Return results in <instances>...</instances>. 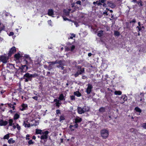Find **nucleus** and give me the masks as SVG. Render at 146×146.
<instances>
[{
	"instance_id": "obj_1",
	"label": "nucleus",
	"mask_w": 146,
	"mask_h": 146,
	"mask_svg": "<svg viewBox=\"0 0 146 146\" xmlns=\"http://www.w3.org/2000/svg\"><path fill=\"white\" fill-rule=\"evenodd\" d=\"M31 120H28L27 119H25L24 121L23 125L25 127H30L31 125V126H36L39 124V122L38 121H36L35 120L31 121L33 123L34 122V123L33 124L30 123V121Z\"/></svg>"
},
{
	"instance_id": "obj_2",
	"label": "nucleus",
	"mask_w": 146,
	"mask_h": 146,
	"mask_svg": "<svg viewBox=\"0 0 146 146\" xmlns=\"http://www.w3.org/2000/svg\"><path fill=\"white\" fill-rule=\"evenodd\" d=\"M22 56L25 58L24 62L25 64H29L31 62L32 60L31 59L29 55L25 54L24 56Z\"/></svg>"
},
{
	"instance_id": "obj_3",
	"label": "nucleus",
	"mask_w": 146,
	"mask_h": 146,
	"mask_svg": "<svg viewBox=\"0 0 146 146\" xmlns=\"http://www.w3.org/2000/svg\"><path fill=\"white\" fill-rule=\"evenodd\" d=\"M101 133L102 136L105 139L109 135L108 131L105 129H104L101 130Z\"/></svg>"
},
{
	"instance_id": "obj_4",
	"label": "nucleus",
	"mask_w": 146,
	"mask_h": 146,
	"mask_svg": "<svg viewBox=\"0 0 146 146\" xmlns=\"http://www.w3.org/2000/svg\"><path fill=\"white\" fill-rule=\"evenodd\" d=\"M8 58L5 54L3 55L0 56V60L3 64H5L7 63L8 60Z\"/></svg>"
},
{
	"instance_id": "obj_5",
	"label": "nucleus",
	"mask_w": 146,
	"mask_h": 146,
	"mask_svg": "<svg viewBox=\"0 0 146 146\" xmlns=\"http://www.w3.org/2000/svg\"><path fill=\"white\" fill-rule=\"evenodd\" d=\"M28 69L27 66L25 65H22L21 67H20L19 70V71L21 72V74H23V73L25 72Z\"/></svg>"
},
{
	"instance_id": "obj_6",
	"label": "nucleus",
	"mask_w": 146,
	"mask_h": 146,
	"mask_svg": "<svg viewBox=\"0 0 146 146\" xmlns=\"http://www.w3.org/2000/svg\"><path fill=\"white\" fill-rule=\"evenodd\" d=\"M23 78L25 82H28L29 81L31 80L30 74L28 73H26L24 75Z\"/></svg>"
},
{
	"instance_id": "obj_7",
	"label": "nucleus",
	"mask_w": 146,
	"mask_h": 146,
	"mask_svg": "<svg viewBox=\"0 0 146 146\" xmlns=\"http://www.w3.org/2000/svg\"><path fill=\"white\" fill-rule=\"evenodd\" d=\"M92 88L93 86L92 84H88L87 85V87L86 91L87 94H89L91 93Z\"/></svg>"
},
{
	"instance_id": "obj_8",
	"label": "nucleus",
	"mask_w": 146,
	"mask_h": 146,
	"mask_svg": "<svg viewBox=\"0 0 146 146\" xmlns=\"http://www.w3.org/2000/svg\"><path fill=\"white\" fill-rule=\"evenodd\" d=\"M127 99V97L125 95H122L120 98L119 102L121 104H123Z\"/></svg>"
},
{
	"instance_id": "obj_9",
	"label": "nucleus",
	"mask_w": 146,
	"mask_h": 146,
	"mask_svg": "<svg viewBox=\"0 0 146 146\" xmlns=\"http://www.w3.org/2000/svg\"><path fill=\"white\" fill-rule=\"evenodd\" d=\"M16 51V48L15 46H13L10 49L8 53V56H10L14 54Z\"/></svg>"
},
{
	"instance_id": "obj_10",
	"label": "nucleus",
	"mask_w": 146,
	"mask_h": 146,
	"mask_svg": "<svg viewBox=\"0 0 146 146\" xmlns=\"http://www.w3.org/2000/svg\"><path fill=\"white\" fill-rule=\"evenodd\" d=\"M48 133V131H46L44 132H42L43 134L40 137V138L42 139H46L47 138V135Z\"/></svg>"
},
{
	"instance_id": "obj_11",
	"label": "nucleus",
	"mask_w": 146,
	"mask_h": 146,
	"mask_svg": "<svg viewBox=\"0 0 146 146\" xmlns=\"http://www.w3.org/2000/svg\"><path fill=\"white\" fill-rule=\"evenodd\" d=\"M27 104H23L21 105V106L20 108V110H21L23 111L27 109Z\"/></svg>"
},
{
	"instance_id": "obj_12",
	"label": "nucleus",
	"mask_w": 146,
	"mask_h": 146,
	"mask_svg": "<svg viewBox=\"0 0 146 146\" xmlns=\"http://www.w3.org/2000/svg\"><path fill=\"white\" fill-rule=\"evenodd\" d=\"M7 68L9 69H14L15 68V66L13 64L8 63L7 64Z\"/></svg>"
},
{
	"instance_id": "obj_13",
	"label": "nucleus",
	"mask_w": 146,
	"mask_h": 146,
	"mask_svg": "<svg viewBox=\"0 0 146 146\" xmlns=\"http://www.w3.org/2000/svg\"><path fill=\"white\" fill-rule=\"evenodd\" d=\"M78 127V124H75L74 125H70L69 126V127L70 128L71 131H73L74 130L75 128H77Z\"/></svg>"
},
{
	"instance_id": "obj_14",
	"label": "nucleus",
	"mask_w": 146,
	"mask_h": 146,
	"mask_svg": "<svg viewBox=\"0 0 146 146\" xmlns=\"http://www.w3.org/2000/svg\"><path fill=\"white\" fill-rule=\"evenodd\" d=\"M49 65L48 67V70H50L52 68L53 65L56 63V62H49Z\"/></svg>"
},
{
	"instance_id": "obj_15",
	"label": "nucleus",
	"mask_w": 146,
	"mask_h": 146,
	"mask_svg": "<svg viewBox=\"0 0 146 146\" xmlns=\"http://www.w3.org/2000/svg\"><path fill=\"white\" fill-rule=\"evenodd\" d=\"M82 121V119L79 117H77L74 119V122L76 124H78V123Z\"/></svg>"
},
{
	"instance_id": "obj_16",
	"label": "nucleus",
	"mask_w": 146,
	"mask_h": 146,
	"mask_svg": "<svg viewBox=\"0 0 146 146\" xmlns=\"http://www.w3.org/2000/svg\"><path fill=\"white\" fill-rule=\"evenodd\" d=\"M8 122L6 121H3V120L0 121V125L5 126L8 124Z\"/></svg>"
},
{
	"instance_id": "obj_17",
	"label": "nucleus",
	"mask_w": 146,
	"mask_h": 146,
	"mask_svg": "<svg viewBox=\"0 0 146 146\" xmlns=\"http://www.w3.org/2000/svg\"><path fill=\"white\" fill-rule=\"evenodd\" d=\"M77 110L78 113L80 114H82L84 113L83 108H81V107H78L77 108Z\"/></svg>"
},
{
	"instance_id": "obj_18",
	"label": "nucleus",
	"mask_w": 146,
	"mask_h": 146,
	"mask_svg": "<svg viewBox=\"0 0 146 146\" xmlns=\"http://www.w3.org/2000/svg\"><path fill=\"white\" fill-rule=\"evenodd\" d=\"M107 5L108 6L111 8H114L115 6V5L111 1L108 2L107 3Z\"/></svg>"
},
{
	"instance_id": "obj_19",
	"label": "nucleus",
	"mask_w": 146,
	"mask_h": 146,
	"mask_svg": "<svg viewBox=\"0 0 146 146\" xmlns=\"http://www.w3.org/2000/svg\"><path fill=\"white\" fill-rule=\"evenodd\" d=\"M58 98L60 100H64L65 99V97L62 94L60 95Z\"/></svg>"
},
{
	"instance_id": "obj_20",
	"label": "nucleus",
	"mask_w": 146,
	"mask_h": 146,
	"mask_svg": "<svg viewBox=\"0 0 146 146\" xmlns=\"http://www.w3.org/2000/svg\"><path fill=\"white\" fill-rule=\"evenodd\" d=\"M104 34V31L102 30L99 31L97 34V35L99 37H101Z\"/></svg>"
},
{
	"instance_id": "obj_21",
	"label": "nucleus",
	"mask_w": 146,
	"mask_h": 146,
	"mask_svg": "<svg viewBox=\"0 0 146 146\" xmlns=\"http://www.w3.org/2000/svg\"><path fill=\"white\" fill-rule=\"evenodd\" d=\"M0 26H1V24L0 23ZM4 26H0V33H1V32L2 31L4 30ZM3 40V38L0 37V40L2 41Z\"/></svg>"
},
{
	"instance_id": "obj_22",
	"label": "nucleus",
	"mask_w": 146,
	"mask_h": 146,
	"mask_svg": "<svg viewBox=\"0 0 146 146\" xmlns=\"http://www.w3.org/2000/svg\"><path fill=\"white\" fill-rule=\"evenodd\" d=\"M53 14V11L52 9H49L48 10V15L50 16H52Z\"/></svg>"
},
{
	"instance_id": "obj_23",
	"label": "nucleus",
	"mask_w": 146,
	"mask_h": 146,
	"mask_svg": "<svg viewBox=\"0 0 146 146\" xmlns=\"http://www.w3.org/2000/svg\"><path fill=\"white\" fill-rule=\"evenodd\" d=\"M36 134H41L42 133V131L40 129H36Z\"/></svg>"
},
{
	"instance_id": "obj_24",
	"label": "nucleus",
	"mask_w": 146,
	"mask_h": 146,
	"mask_svg": "<svg viewBox=\"0 0 146 146\" xmlns=\"http://www.w3.org/2000/svg\"><path fill=\"white\" fill-rule=\"evenodd\" d=\"M74 94L78 97H79L81 96V93L78 91L74 92Z\"/></svg>"
},
{
	"instance_id": "obj_25",
	"label": "nucleus",
	"mask_w": 146,
	"mask_h": 146,
	"mask_svg": "<svg viewBox=\"0 0 146 146\" xmlns=\"http://www.w3.org/2000/svg\"><path fill=\"white\" fill-rule=\"evenodd\" d=\"M8 142L9 144H13L15 143V141L11 138L8 140Z\"/></svg>"
},
{
	"instance_id": "obj_26",
	"label": "nucleus",
	"mask_w": 146,
	"mask_h": 146,
	"mask_svg": "<svg viewBox=\"0 0 146 146\" xmlns=\"http://www.w3.org/2000/svg\"><path fill=\"white\" fill-rule=\"evenodd\" d=\"M21 57V55L19 53H17V54L15 55L14 57L17 59H18Z\"/></svg>"
},
{
	"instance_id": "obj_27",
	"label": "nucleus",
	"mask_w": 146,
	"mask_h": 146,
	"mask_svg": "<svg viewBox=\"0 0 146 146\" xmlns=\"http://www.w3.org/2000/svg\"><path fill=\"white\" fill-rule=\"evenodd\" d=\"M13 121L12 119H9V126H11L13 124Z\"/></svg>"
},
{
	"instance_id": "obj_28",
	"label": "nucleus",
	"mask_w": 146,
	"mask_h": 146,
	"mask_svg": "<svg viewBox=\"0 0 146 146\" xmlns=\"http://www.w3.org/2000/svg\"><path fill=\"white\" fill-rule=\"evenodd\" d=\"M83 108L84 112L86 111H88L89 110V108L87 106H85Z\"/></svg>"
},
{
	"instance_id": "obj_29",
	"label": "nucleus",
	"mask_w": 146,
	"mask_h": 146,
	"mask_svg": "<svg viewBox=\"0 0 146 146\" xmlns=\"http://www.w3.org/2000/svg\"><path fill=\"white\" fill-rule=\"evenodd\" d=\"M137 3L138 5H139V6L140 7H142L143 5V2L141 0L137 1Z\"/></svg>"
},
{
	"instance_id": "obj_30",
	"label": "nucleus",
	"mask_w": 146,
	"mask_h": 146,
	"mask_svg": "<svg viewBox=\"0 0 146 146\" xmlns=\"http://www.w3.org/2000/svg\"><path fill=\"white\" fill-rule=\"evenodd\" d=\"M19 117V115L17 113L15 114L14 116V120H17Z\"/></svg>"
},
{
	"instance_id": "obj_31",
	"label": "nucleus",
	"mask_w": 146,
	"mask_h": 146,
	"mask_svg": "<svg viewBox=\"0 0 146 146\" xmlns=\"http://www.w3.org/2000/svg\"><path fill=\"white\" fill-rule=\"evenodd\" d=\"M65 119V117L64 115H61L59 119L60 122H61L62 121Z\"/></svg>"
},
{
	"instance_id": "obj_32",
	"label": "nucleus",
	"mask_w": 146,
	"mask_h": 146,
	"mask_svg": "<svg viewBox=\"0 0 146 146\" xmlns=\"http://www.w3.org/2000/svg\"><path fill=\"white\" fill-rule=\"evenodd\" d=\"M135 110L136 111L140 113L141 112V110L140 108L138 107H136L135 108Z\"/></svg>"
},
{
	"instance_id": "obj_33",
	"label": "nucleus",
	"mask_w": 146,
	"mask_h": 146,
	"mask_svg": "<svg viewBox=\"0 0 146 146\" xmlns=\"http://www.w3.org/2000/svg\"><path fill=\"white\" fill-rule=\"evenodd\" d=\"M9 14L7 12H6L5 11H3L2 14V15L3 17L4 16H7L9 15Z\"/></svg>"
},
{
	"instance_id": "obj_34",
	"label": "nucleus",
	"mask_w": 146,
	"mask_h": 146,
	"mask_svg": "<svg viewBox=\"0 0 146 146\" xmlns=\"http://www.w3.org/2000/svg\"><path fill=\"white\" fill-rule=\"evenodd\" d=\"M138 26H137L136 27L137 28H138V32L139 31H141V23L140 22H138Z\"/></svg>"
},
{
	"instance_id": "obj_35",
	"label": "nucleus",
	"mask_w": 146,
	"mask_h": 146,
	"mask_svg": "<svg viewBox=\"0 0 146 146\" xmlns=\"http://www.w3.org/2000/svg\"><path fill=\"white\" fill-rule=\"evenodd\" d=\"M121 94V92L119 91H116L114 92V94L116 95H120Z\"/></svg>"
},
{
	"instance_id": "obj_36",
	"label": "nucleus",
	"mask_w": 146,
	"mask_h": 146,
	"mask_svg": "<svg viewBox=\"0 0 146 146\" xmlns=\"http://www.w3.org/2000/svg\"><path fill=\"white\" fill-rule=\"evenodd\" d=\"M30 75L31 79L32 78H36L38 76V74L36 73H35L33 74H30Z\"/></svg>"
},
{
	"instance_id": "obj_37",
	"label": "nucleus",
	"mask_w": 146,
	"mask_h": 146,
	"mask_svg": "<svg viewBox=\"0 0 146 146\" xmlns=\"http://www.w3.org/2000/svg\"><path fill=\"white\" fill-rule=\"evenodd\" d=\"M58 63L59 64V65L61 66H64V61L62 60H60L58 62Z\"/></svg>"
},
{
	"instance_id": "obj_38",
	"label": "nucleus",
	"mask_w": 146,
	"mask_h": 146,
	"mask_svg": "<svg viewBox=\"0 0 146 146\" xmlns=\"http://www.w3.org/2000/svg\"><path fill=\"white\" fill-rule=\"evenodd\" d=\"M141 127L144 129H146V123H143L141 125Z\"/></svg>"
},
{
	"instance_id": "obj_39",
	"label": "nucleus",
	"mask_w": 146,
	"mask_h": 146,
	"mask_svg": "<svg viewBox=\"0 0 146 146\" xmlns=\"http://www.w3.org/2000/svg\"><path fill=\"white\" fill-rule=\"evenodd\" d=\"M105 111V108L103 107L101 108L99 110V111L100 112H104Z\"/></svg>"
},
{
	"instance_id": "obj_40",
	"label": "nucleus",
	"mask_w": 146,
	"mask_h": 146,
	"mask_svg": "<svg viewBox=\"0 0 146 146\" xmlns=\"http://www.w3.org/2000/svg\"><path fill=\"white\" fill-rule=\"evenodd\" d=\"M9 137V134H7L5 135L3 137L4 139H8Z\"/></svg>"
},
{
	"instance_id": "obj_41",
	"label": "nucleus",
	"mask_w": 146,
	"mask_h": 146,
	"mask_svg": "<svg viewBox=\"0 0 146 146\" xmlns=\"http://www.w3.org/2000/svg\"><path fill=\"white\" fill-rule=\"evenodd\" d=\"M114 35L117 36H119L120 34L119 32L117 31H115L114 33Z\"/></svg>"
},
{
	"instance_id": "obj_42",
	"label": "nucleus",
	"mask_w": 146,
	"mask_h": 146,
	"mask_svg": "<svg viewBox=\"0 0 146 146\" xmlns=\"http://www.w3.org/2000/svg\"><path fill=\"white\" fill-rule=\"evenodd\" d=\"M71 36L68 38V39H73V37H75V35L74 34H71Z\"/></svg>"
},
{
	"instance_id": "obj_43",
	"label": "nucleus",
	"mask_w": 146,
	"mask_h": 146,
	"mask_svg": "<svg viewBox=\"0 0 146 146\" xmlns=\"http://www.w3.org/2000/svg\"><path fill=\"white\" fill-rule=\"evenodd\" d=\"M84 71V70H80L78 71L77 72L79 74V75L82 74L83 72Z\"/></svg>"
},
{
	"instance_id": "obj_44",
	"label": "nucleus",
	"mask_w": 146,
	"mask_h": 146,
	"mask_svg": "<svg viewBox=\"0 0 146 146\" xmlns=\"http://www.w3.org/2000/svg\"><path fill=\"white\" fill-rule=\"evenodd\" d=\"M16 128L19 130H20L21 129V128L20 126L18 124H16Z\"/></svg>"
},
{
	"instance_id": "obj_45",
	"label": "nucleus",
	"mask_w": 146,
	"mask_h": 146,
	"mask_svg": "<svg viewBox=\"0 0 146 146\" xmlns=\"http://www.w3.org/2000/svg\"><path fill=\"white\" fill-rule=\"evenodd\" d=\"M55 104L56 106L59 107L60 104V103L59 102H56Z\"/></svg>"
},
{
	"instance_id": "obj_46",
	"label": "nucleus",
	"mask_w": 146,
	"mask_h": 146,
	"mask_svg": "<svg viewBox=\"0 0 146 146\" xmlns=\"http://www.w3.org/2000/svg\"><path fill=\"white\" fill-rule=\"evenodd\" d=\"M70 99L71 100H75V97L74 96H71L70 97Z\"/></svg>"
},
{
	"instance_id": "obj_47",
	"label": "nucleus",
	"mask_w": 146,
	"mask_h": 146,
	"mask_svg": "<svg viewBox=\"0 0 146 146\" xmlns=\"http://www.w3.org/2000/svg\"><path fill=\"white\" fill-rule=\"evenodd\" d=\"M28 143L29 145H31L33 143V142L32 140H30L28 141Z\"/></svg>"
},
{
	"instance_id": "obj_48",
	"label": "nucleus",
	"mask_w": 146,
	"mask_h": 146,
	"mask_svg": "<svg viewBox=\"0 0 146 146\" xmlns=\"http://www.w3.org/2000/svg\"><path fill=\"white\" fill-rule=\"evenodd\" d=\"M75 48V46L72 45L71 46V50L72 51Z\"/></svg>"
},
{
	"instance_id": "obj_49",
	"label": "nucleus",
	"mask_w": 146,
	"mask_h": 146,
	"mask_svg": "<svg viewBox=\"0 0 146 146\" xmlns=\"http://www.w3.org/2000/svg\"><path fill=\"white\" fill-rule=\"evenodd\" d=\"M76 3L77 4H79L80 5H81V2L80 1H78L76 2Z\"/></svg>"
},
{
	"instance_id": "obj_50",
	"label": "nucleus",
	"mask_w": 146,
	"mask_h": 146,
	"mask_svg": "<svg viewBox=\"0 0 146 146\" xmlns=\"http://www.w3.org/2000/svg\"><path fill=\"white\" fill-rule=\"evenodd\" d=\"M13 35H14V33H13V32H10L9 33V35L10 36H13Z\"/></svg>"
},
{
	"instance_id": "obj_51",
	"label": "nucleus",
	"mask_w": 146,
	"mask_h": 146,
	"mask_svg": "<svg viewBox=\"0 0 146 146\" xmlns=\"http://www.w3.org/2000/svg\"><path fill=\"white\" fill-rule=\"evenodd\" d=\"M29 137H30L29 135V134H27L26 136V139L29 140L30 139L29 138Z\"/></svg>"
},
{
	"instance_id": "obj_52",
	"label": "nucleus",
	"mask_w": 146,
	"mask_h": 146,
	"mask_svg": "<svg viewBox=\"0 0 146 146\" xmlns=\"http://www.w3.org/2000/svg\"><path fill=\"white\" fill-rule=\"evenodd\" d=\"M56 113L57 114H60V111L59 110H56Z\"/></svg>"
},
{
	"instance_id": "obj_53",
	"label": "nucleus",
	"mask_w": 146,
	"mask_h": 146,
	"mask_svg": "<svg viewBox=\"0 0 146 146\" xmlns=\"http://www.w3.org/2000/svg\"><path fill=\"white\" fill-rule=\"evenodd\" d=\"M103 14L104 15H106L107 16L108 15V12L105 11L103 13Z\"/></svg>"
},
{
	"instance_id": "obj_54",
	"label": "nucleus",
	"mask_w": 146,
	"mask_h": 146,
	"mask_svg": "<svg viewBox=\"0 0 146 146\" xmlns=\"http://www.w3.org/2000/svg\"><path fill=\"white\" fill-rule=\"evenodd\" d=\"M102 5V3H101L100 1H98L97 4V5Z\"/></svg>"
},
{
	"instance_id": "obj_55",
	"label": "nucleus",
	"mask_w": 146,
	"mask_h": 146,
	"mask_svg": "<svg viewBox=\"0 0 146 146\" xmlns=\"http://www.w3.org/2000/svg\"><path fill=\"white\" fill-rule=\"evenodd\" d=\"M32 98L35 100H38V97L36 96H34V97H32Z\"/></svg>"
},
{
	"instance_id": "obj_56",
	"label": "nucleus",
	"mask_w": 146,
	"mask_h": 146,
	"mask_svg": "<svg viewBox=\"0 0 146 146\" xmlns=\"http://www.w3.org/2000/svg\"><path fill=\"white\" fill-rule=\"evenodd\" d=\"M136 22V20L135 19H133L132 21L130 22V23H135Z\"/></svg>"
},
{
	"instance_id": "obj_57",
	"label": "nucleus",
	"mask_w": 146,
	"mask_h": 146,
	"mask_svg": "<svg viewBox=\"0 0 146 146\" xmlns=\"http://www.w3.org/2000/svg\"><path fill=\"white\" fill-rule=\"evenodd\" d=\"M60 102L59 100H57L56 99H55L54 100V102Z\"/></svg>"
},
{
	"instance_id": "obj_58",
	"label": "nucleus",
	"mask_w": 146,
	"mask_h": 146,
	"mask_svg": "<svg viewBox=\"0 0 146 146\" xmlns=\"http://www.w3.org/2000/svg\"><path fill=\"white\" fill-rule=\"evenodd\" d=\"M48 24L50 25H51V20H50L49 21H48Z\"/></svg>"
},
{
	"instance_id": "obj_59",
	"label": "nucleus",
	"mask_w": 146,
	"mask_h": 146,
	"mask_svg": "<svg viewBox=\"0 0 146 146\" xmlns=\"http://www.w3.org/2000/svg\"><path fill=\"white\" fill-rule=\"evenodd\" d=\"M98 1H97L96 2H94L93 3V4L95 5H97V4Z\"/></svg>"
},
{
	"instance_id": "obj_60",
	"label": "nucleus",
	"mask_w": 146,
	"mask_h": 146,
	"mask_svg": "<svg viewBox=\"0 0 146 146\" xmlns=\"http://www.w3.org/2000/svg\"><path fill=\"white\" fill-rule=\"evenodd\" d=\"M70 50V49L68 47H66L65 48V50L66 51H69Z\"/></svg>"
},
{
	"instance_id": "obj_61",
	"label": "nucleus",
	"mask_w": 146,
	"mask_h": 146,
	"mask_svg": "<svg viewBox=\"0 0 146 146\" xmlns=\"http://www.w3.org/2000/svg\"><path fill=\"white\" fill-rule=\"evenodd\" d=\"M74 24L76 26V27H78L79 26L78 23L76 22H75Z\"/></svg>"
},
{
	"instance_id": "obj_62",
	"label": "nucleus",
	"mask_w": 146,
	"mask_h": 146,
	"mask_svg": "<svg viewBox=\"0 0 146 146\" xmlns=\"http://www.w3.org/2000/svg\"><path fill=\"white\" fill-rule=\"evenodd\" d=\"M105 0H101L100 1L102 3H104L105 2Z\"/></svg>"
},
{
	"instance_id": "obj_63",
	"label": "nucleus",
	"mask_w": 146,
	"mask_h": 146,
	"mask_svg": "<svg viewBox=\"0 0 146 146\" xmlns=\"http://www.w3.org/2000/svg\"><path fill=\"white\" fill-rule=\"evenodd\" d=\"M5 91L2 90L1 91H0V93L1 94H3L4 93V92Z\"/></svg>"
},
{
	"instance_id": "obj_64",
	"label": "nucleus",
	"mask_w": 146,
	"mask_h": 146,
	"mask_svg": "<svg viewBox=\"0 0 146 146\" xmlns=\"http://www.w3.org/2000/svg\"><path fill=\"white\" fill-rule=\"evenodd\" d=\"M131 1V2H133L134 3H137V2L136 0H132V1Z\"/></svg>"
}]
</instances>
